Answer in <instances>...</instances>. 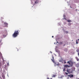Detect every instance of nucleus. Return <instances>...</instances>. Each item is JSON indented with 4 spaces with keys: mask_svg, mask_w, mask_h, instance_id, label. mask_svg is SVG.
<instances>
[{
    "mask_svg": "<svg viewBox=\"0 0 79 79\" xmlns=\"http://www.w3.org/2000/svg\"><path fill=\"white\" fill-rule=\"evenodd\" d=\"M68 69H67V72L69 73H70V69H69V70H68Z\"/></svg>",
    "mask_w": 79,
    "mask_h": 79,
    "instance_id": "6",
    "label": "nucleus"
},
{
    "mask_svg": "<svg viewBox=\"0 0 79 79\" xmlns=\"http://www.w3.org/2000/svg\"><path fill=\"white\" fill-rule=\"evenodd\" d=\"M70 67L69 66H68V65H64V68H68V67Z\"/></svg>",
    "mask_w": 79,
    "mask_h": 79,
    "instance_id": "4",
    "label": "nucleus"
},
{
    "mask_svg": "<svg viewBox=\"0 0 79 79\" xmlns=\"http://www.w3.org/2000/svg\"><path fill=\"white\" fill-rule=\"evenodd\" d=\"M65 74H66L67 75L68 74V73H65Z\"/></svg>",
    "mask_w": 79,
    "mask_h": 79,
    "instance_id": "21",
    "label": "nucleus"
},
{
    "mask_svg": "<svg viewBox=\"0 0 79 79\" xmlns=\"http://www.w3.org/2000/svg\"><path fill=\"white\" fill-rule=\"evenodd\" d=\"M52 58H53V60H52V61L53 63H55V61H54V57H53V56H52Z\"/></svg>",
    "mask_w": 79,
    "mask_h": 79,
    "instance_id": "5",
    "label": "nucleus"
},
{
    "mask_svg": "<svg viewBox=\"0 0 79 79\" xmlns=\"http://www.w3.org/2000/svg\"><path fill=\"white\" fill-rule=\"evenodd\" d=\"M65 60H63V61H64V64H65L66 63V62H65Z\"/></svg>",
    "mask_w": 79,
    "mask_h": 79,
    "instance_id": "15",
    "label": "nucleus"
},
{
    "mask_svg": "<svg viewBox=\"0 0 79 79\" xmlns=\"http://www.w3.org/2000/svg\"><path fill=\"white\" fill-rule=\"evenodd\" d=\"M65 68H64V69H63V71H65Z\"/></svg>",
    "mask_w": 79,
    "mask_h": 79,
    "instance_id": "16",
    "label": "nucleus"
},
{
    "mask_svg": "<svg viewBox=\"0 0 79 79\" xmlns=\"http://www.w3.org/2000/svg\"><path fill=\"white\" fill-rule=\"evenodd\" d=\"M64 19H65V18H64Z\"/></svg>",
    "mask_w": 79,
    "mask_h": 79,
    "instance_id": "26",
    "label": "nucleus"
},
{
    "mask_svg": "<svg viewBox=\"0 0 79 79\" xmlns=\"http://www.w3.org/2000/svg\"><path fill=\"white\" fill-rule=\"evenodd\" d=\"M57 65L58 66L60 65V64H57Z\"/></svg>",
    "mask_w": 79,
    "mask_h": 79,
    "instance_id": "18",
    "label": "nucleus"
},
{
    "mask_svg": "<svg viewBox=\"0 0 79 79\" xmlns=\"http://www.w3.org/2000/svg\"><path fill=\"white\" fill-rule=\"evenodd\" d=\"M78 56H79V52L78 53Z\"/></svg>",
    "mask_w": 79,
    "mask_h": 79,
    "instance_id": "22",
    "label": "nucleus"
},
{
    "mask_svg": "<svg viewBox=\"0 0 79 79\" xmlns=\"http://www.w3.org/2000/svg\"><path fill=\"white\" fill-rule=\"evenodd\" d=\"M63 16H64V18H65V17H66V16H65V15H64Z\"/></svg>",
    "mask_w": 79,
    "mask_h": 79,
    "instance_id": "17",
    "label": "nucleus"
},
{
    "mask_svg": "<svg viewBox=\"0 0 79 79\" xmlns=\"http://www.w3.org/2000/svg\"><path fill=\"white\" fill-rule=\"evenodd\" d=\"M77 40H76V44H78V43L77 42Z\"/></svg>",
    "mask_w": 79,
    "mask_h": 79,
    "instance_id": "14",
    "label": "nucleus"
},
{
    "mask_svg": "<svg viewBox=\"0 0 79 79\" xmlns=\"http://www.w3.org/2000/svg\"><path fill=\"white\" fill-rule=\"evenodd\" d=\"M47 79H50L49 78H48V77H47ZM50 79H52V78H50Z\"/></svg>",
    "mask_w": 79,
    "mask_h": 79,
    "instance_id": "19",
    "label": "nucleus"
},
{
    "mask_svg": "<svg viewBox=\"0 0 79 79\" xmlns=\"http://www.w3.org/2000/svg\"><path fill=\"white\" fill-rule=\"evenodd\" d=\"M67 63L69 64L72 66L73 65V62L71 60L68 61Z\"/></svg>",
    "mask_w": 79,
    "mask_h": 79,
    "instance_id": "2",
    "label": "nucleus"
},
{
    "mask_svg": "<svg viewBox=\"0 0 79 79\" xmlns=\"http://www.w3.org/2000/svg\"><path fill=\"white\" fill-rule=\"evenodd\" d=\"M78 40L79 41V39H78Z\"/></svg>",
    "mask_w": 79,
    "mask_h": 79,
    "instance_id": "24",
    "label": "nucleus"
},
{
    "mask_svg": "<svg viewBox=\"0 0 79 79\" xmlns=\"http://www.w3.org/2000/svg\"><path fill=\"white\" fill-rule=\"evenodd\" d=\"M37 3V1H35V4H36V3Z\"/></svg>",
    "mask_w": 79,
    "mask_h": 79,
    "instance_id": "20",
    "label": "nucleus"
},
{
    "mask_svg": "<svg viewBox=\"0 0 79 79\" xmlns=\"http://www.w3.org/2000/svg\"><path fill=\"white\" fill-rule=\"evenodd\" d=\"M52 38L53 37V36H52Z\"/></svg>",
    "mask_w": 79,
    "mask_h": 79,
    "instance_id": "23",
    "label": "nucleus"
},
{
    "mask_svg": "<svg viewBox=\"0 0 79 79\" xmlns=\"http://www.w3.org/2000/svg\"><path fill=\"white\" fill-rule=\"evenodd\" d=\"M63 44L62 42H60V43H59V44L60 45L62 44Z\"/></svg>",
    "mask_w": 79,
    "mask_h": 79,
    "instance_id": "13",
    "label": "nucleus"
},
{
    "mask_svg": "<svg viewBox=\"0 0 79 79\" xmlns=\"http://www.w3.org/2000/svg\"><path fill=\"white\" fill-rule=\"evenodd\" d=\"M68 25L69 26H70L71 25V23H68Z\"/></svg>",
    "mask_w": 79,
    "mask_h": 79,
    "instance_id": "11",
    "label": "nucleus"
},
{
    "mask_svg": "<svg viewBox=\"0 0 79 79\" xmlns=\"http://www.w3.org/2000/svg\"><path fill=\"white\" fill-rule=\"evenodd\" d=\"M19 30H17V31L16 30L15 31L14 34L13 35V36L15 38L16 37L18 36V35H19Z\"/></svg>",
    "mask_w": 79,
    "mask_h": 79,
    "instance_id": "1",
    "label": "nucleus"
},
{
    "mask_svg": "<svg viewBox=\"0 0 79 79\" xmlns=\"http://www.w3.org/2000/svg\"><path fill=\"white\" fill-rule=\"evenodd\" d=\"M51 52V53H52V52Z\"/></svg>",
    "mask_w": 79,
    "mask_h": 79,
    "instance_id": "27",
    "label": "nucleus"
},
{
    "mask_svg": "<svg viewBox=\"0 0 79 79\" xmlns=\"http://www.w3.org/2000/svg\"><path fill=\"white\" fill-rule=\"evenodd\" d=\"M68 22H71V20H67Z\"/></svg>",
    "mask_w": 79,
    "mask_h": 79,
    "instance_id": "12",
    "label": "nucleus"
},
{
    "mask_svg": "<svg viewBox=\"0 0 79 79\" xmlns=\"http://www.w3.org/2000/svg\"><path fill=\"white\" fill-rule=\"evenodd\" d=\"M77 79H79V78H78Z\"/></svg>",
    "mask_w": 79,
    "mask_h": 79,
    "instance_id": "25",
    "label": "nucleus"
},
{
    "mask_svg": "<svg viewBox=\"0 0 79 79\" xmlns=\"http://www.w3.org/2000/svg\"><path fill=\"white\" fill-rule=\"evenodd\" d=\"M64 61V60H62V59H61V60H59V62H62V63H63V61Z\"/></svg>",
    "mask_w": 79,
    "mask_h": 79,
    "instance_id": "7",
    "label": "nucleus"
},
{
    "mask_svg": "<svg viewBox=\"0 0 79 79\" xmlns=\"http://www.w3.org/2000/svg\"><path fill=\"white\" fill-rule=\"evenodd\" d=\"M68 76H69V77H70V78H71V77H73V75H71V74H70V75H68Z\"/></svg>",
    "mask_w": 79,
    "mask_h": 79,
    "instance_id": "3",
    "label": "nucleus"
},
{
    "mask_svg": "<svg viewBox=\"0 0 79 79\" xmlns=\"http://www.w3.org/2000/svg\"><path fill=\"white\" fill-rule=\"evenodd\" d=\"M76 59L77 60V61H79V59L77 57H76Z\"/></svg>",
    "mask_w": 79,
    "mask_h": 79,
    "instance_id": "10",
    "label": "nucleus"
},
{
    "mask_svg": "<svg viewBox=\"0 0 79 79\" xmlns=\"http://www.w3.org/2000/svg\"><path fill=\"white\" fill-rule=\"evenodd\" d=\"M56 77V75H53L52 76V77Z\"/></svg>",
    "mask_w": 79,
    "mask_h": 79,
    "instance_id": "8",
    "label": "nucleus"
},
{
    "mask_svg": "<svg viewBox=\"0 0 79 79\" xmlns=\"http://www.w3.org/2000/svg\"><path fill=\"white\" fill-rule=\"evenodd\" d=\"M4 24L6 25V26H8V23H5Z\"/></svg>",
    "mask_w": 79,
    "mask_h": 79,
    "instance_id": "9",
    "label": "nucleus"
}]
</instances>
